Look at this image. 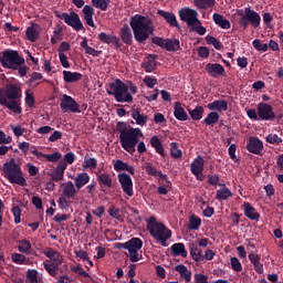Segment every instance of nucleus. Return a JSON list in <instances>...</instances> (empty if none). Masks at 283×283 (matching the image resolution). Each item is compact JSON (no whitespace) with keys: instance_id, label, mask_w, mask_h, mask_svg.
Masks as SVG:
<instances>
[{"instance_id":"e433bc0d","label":"nucleus","mask_w":283,"mask_h":283,"mask_svg":"<svg viewBox=\"0 0 283 283\" xmlns=\"http://www.w3.org/2000/svg\"><path fill=\"white\" fill-rule=\"evenodd\" d=\"M174 116L175 118H177V120H189V115H187V112L185 111L180 103L175 104Z\"/></svg>"},{"instance_id":"69168bd1","label":"nucleus","mask_w":283,"mask_h":283,"mask_svg":"<svg viewBox=\"0 0 283 283\" xmlns=\"http://www.w3.org/2000/svg\"><path fill=\"white\" fill-rule=\"evenodd\" d=\"M266 143H270V145H280V143H282V139L280 138V136H277V134H270L266 137Z\"/></svg>"},{"instance_id":"ea45409f","label":"nucleus","mask_w":283,"mask_h":283,"mask_svg":"<svg viewBox=\"0 0 283 283\" xmlns=\"http://www.w3.org/2000/svg\"><path fill=\"white\" fill-rule=\"evenodd\" d=\"M170 251L176 256L180 255L181 258H187V255H188V252L185 249V243H175V244H172L171 248H170Z\"/></svg>"},{"instance_id":"20e7f679","label":"nucleus","mask_w":283,"mask_h":283,"mask_svg":"<svg viewBox=\"0 0 283 283\" xmlns=\"http://www.w3.org/2000/svg\"><path fill=\"white\" fill-rule=\"evenodd\" d=\"M0 105L13 112V114H21V87L14 84H8L0 90Z\"/></svg>"},{"instance_id":"052dcab7","label":"nucleus","mask_w":283,"mask_h":283,"mask_svg":"<svg viewBox=\"0 0 283 283\" xmlns=\"http://www.w3.org/2000/svg\"><path fill=\"white\" fill-rule=\"evenodd\" d=\"M190 28L193 32H197V34H199L200 36H205V34H207V28L202 27V22H200V20H199V23L193 24Z\"/></svg>"},{"instance_id":"7c9ffc66","label":"nucleus","mask_w":283,"mask_h":283,"mask_svg":"<svg viewBox=\"0 0 283 283\" xmlns=\"http://www.w3.org/2000/svg\"><path fill=\"white\" fill-rule=\"evenodd\" d=\"M41 28L36 23H32V25L27 28L25 34L28 41H31V43H34L36 39H39V31Z\"/></svg>"},{"instance_id":"5fc2aeb1","label":"nucleus","mask_w":283,"mask_h":283,"mask_svg":"<svg viewBox=\"0 0 283 283\" xmlns=\"http://www.w3.org/2000/svg\"><path fill=\"white\" fill-rule=\"evenodd\" d=\"M71 271H72V273H76V275H81L82 277H90V279H92L90 273H87V271H85L83 269V266H81V264H77L76 266L71 268Z\"/></svg>"},{"instance_id":"c9c22d12","label":"nucleus","mask_w":283,"mask_h":283,"mask_svg":"<svg viewBox=\"0 0 283 283\" xmlns=\"http://www.w3.org/2000/svg\"><path fill=\"white\" fill-rule=\"evenodd\" d=\"M249 260L251 264H253L254 271H256V273H264V265L260 263V260H261L260 254L250 253Z\"/></svg>"},{"instance_id":"412c9836","label":"nucleus","mask_w":283,"mask_h":283,"mask_svg":"<svg viewBox=\"0 0 283 283\" xmlns=\"http://www.w3.org/2000/svg\"><path fill=\"white\" fill-rule=\"evenodd\" d=\"M157 14L161 17L166 21V23H168V25H171V28H180L178 19L176 18V14L174 12L158 10Z\"/></svg>"},{"instance_id":"6ab92c4d","label":"nucleus","mask_w":283,"mask_h":283,"mask_svg":"<svg viewBox=\"0 0 283 283\" xmlns=\"http://www.w3.org/2000/svg\"><path fill=\"white\" fill-rule=\"evenodd\" d=\"M98 39L102 43H105L106 45L112 44L114 48H120V45H123L120 43V38L116 36L114 33L107 34L106 32H101Z\"/></svg>"},{"instance_id":"774afa93","label":"nucleus","mask_w":283,"mask_h":283,"mask_svg":"<svg viewBox=\"0 0 283 283\" xmlns=\"http://www.w3.org/2000/svg\"><path fill=\"white\" fill-rule=\"evenodd\" d=\"M25 104L29 107H32L34 105V94H32L30 91L25 92Z\"/></svg>"},{"instance_id":"a211bd4d","label":"nucleus","mask_w":283,"mask_h":283,"mask_svg":"<svg viewBox=\"0 0 283 283\" xmlns=\"http://www.w3.org/2000/svg\"><path fill=\"white\" fill-rule=\"evenodd\" d=\"M247 149L250 154H256V156H260V154H262V149H264V144L258 137H250L247 144Z\"/></svg>"},{"instance_id":"de8ad7c7","label":"nucleus","mask_w":283,"mask_h":283,"mask_svg":"<svg viewBox=\"0 0 283 283\" xmlns=\"http://www.w3.org/2000/svg\"><path fill=\"white\" fill-rule=\"evenodd\" d=\"M25 282L27 283H41V277H39V271L28 270Z\"/></svg>"},{"instance_id":"4d7b16f0","label":"nucleus","mask_w":283,"mask_h":283,"mask_svg":"<svg viewBox=\"0 0 283 283\" xmlns=\"http://www.w3.org/2000/svg\"><path fill=\"white\" fill-rule=\"evenodd\" d=\"M206 43H208V45H213L216 50H222V43H220L214 36L207 35Z\"/></svg>"},{"instance_id":"1a4fd4ad","label":"nucleus","mask_w":283,"mask_h":283,"mask_svg":"<svg viewBox=\"0 0 283 283\" xmlns=\"http://www.w3.org/2000/svg\"><path fill=\"white\" fill-rule=\"evenodd\" d=\"M140 249H143V240H140V238H133L126 241V251H128L126 255L129 258L130 262H139V260H143V254L138 253Z\"/></svg>"},{"instance_id":"72a5a7b5","label":"nucleus","mask_w":283,"mask_h":283,"mask_svg":"<svg viewBox=\"0 0 283 283\" xmlns=\"http://www.w3.org/2000/svg\"><path fill=\"white\" fill-rule=\"evenodd\" d=\"M83 78V74L72 71H63V80L65 83H76Z\"/></svg>"},{"instance_id":"9d476101","label":"nucleus","mask_w":283,"mask_h":283,"mask_svg":"<svg viewBox=\"0 0 283 283\" xmlns=\"http://www.w3.org/2000/svg\"><path fill=\"white\" fill-rule=\"evenodd\" d=\"M151 42L167 52H178L180 50V40L178 39H164L160 36H155Z\"/></svg>"},{"instance_id":"6e6552de","label":"nucleus","mask_w":283,"mask_h":283,"mask_svg":"<svg viewBox=\"0 0 283 283\" xmlns=\"http://www.w3.org/2000/svg\"><path fill=\"white\" fill-rule=\"evenodd\" d=\"M261 21L262 18L260 17V13L251 10V8H245L244 14L239 20V23L241 28L247 30L249 25H252V28H260Z\"/></svg>"},{"instance_id":"f3484780","label":"nucleus","mask_w":283,"mask_h":283,"mask_svg":"<svg viewBox=\"0 0 283 283\" xmlns=\"http://www.w3.org/2000/svg\"><path fill=\"white\" fill-rule=\"evenodd\" d=\"M62 195L64 198H69V200H74L76 193H78V189L72 181H65L61 184Z\"/></svg>"},{"instance_id":"4be33fe9","label":"nucleus","mask_w":283,"mask_h":283,"mask_svg":"<svg viewBox=\"0 0 283 283\" xmlns=\"http://www.w3.org/2000/svg\"><path fill=\"white\" fill-rule=\"evenodd\" d=\"M119 36L123 43H125L126 45H132V43H134V35L132 34V29L127 24H124L123 28L119 29Z\"/></svg>"},{"instance_id":"ddd939ff","label":"nucleus","mask_w":283,"mask_h":283,"mask_svg":"<svg viewBox=\"0 0 283 283\" xmlns=\"http://www.w3.org/2000/svg\"><path fill=\"white\" fill-rule=\"evenodd\" d=\"M60 19H62L67 25L73 28V30H75L76 32H81V30H83V22H81V18L76 12L62 13L60 15Z\"/></svg>"},{"instance_id":"37998d69","label":"nucleus","mask_w":283,"mask_h":283,"mask_svg":"<svg viewBox=\"0 0 283 283\" xmlns=\"http://www.w3.org/2000/svg\"><path fill=\"white\" fill-rule=\"evenodd\" d=\"M97 182L98 185H101L102 187H107L108 189L112 188V176L107 172L97 175Z\"/></svg>"},{"instance_id":"4468645a","label":"nucleus","mask_w":283,"mask_h":283,"mask_svg":"<svg viewBox=\"0 0 283 283\" xmlns=\"http://www.w3.org/2000/svg\"><path fill=\"white\" fill-rule=\"evenodd\" d=\"M60 107L62 112H72L73 114H80L81 109H78V103L70 96V95H63Z\"/></svg>"},{"instance_id":"bf43d9fd","label":"nucleus","mask_w":283,"mask_h":283,"mask_svg":"<svg viewBox=\"0 0 283 283\" xmlns=\"http://www.w3.org/2000/svg\"><path fill=\"white\" fill-rule=\"evenodd\" d=\"M11 129H12L14 136H17V138H19V137L23 136V134L28 133V129L21 127V124H18L15 126L11 125Z\"/></svg>"},{"instance_id":"473e14b6","label":"nucleus","mask_w":283,"mask_h":283,"mask_svg":"<svg viewBox=\"0 0 283 283\" xmlns=\"http://www.w3.org/2000/svg\"><path fill=\"white\" fill-rule=\"evenodd\" d=\"M44 255H46L49 260H52L51 264H56L57 266H61V264H63V256L61 255V253L52 249H49L46 252H44Z\"/></svg>"},{"instance_id":"bb28decb","label":"nucleus","mask_w":283,"mask_h":283,"mask_svg":"<svg viewBox=\"0 0 283 283\" xmlns=\"http://www.w3.org/2000/svg\"><path fill=\"white\" fill-rule=\"evenodd\" d=\"M115 171H128V174H130V176H134L136 174V169L134 168V166H129V164L117 159L114 165H113Z\"/></svg>"},{"instance_id":"9b49d317","label":"nucleus","mask_w":283,"mask_h":283,"mask_svg":"<svg viewBox=\"0 0 283 283\" xmlns=\"http://www.w3.org/2000/svg\"><path fill=\"white\" fill-rule=\"evenodd\" d=\"M179 18L180 21H184L187 23L189 28L192 25H196L197 23H200V20L198 19V11L186 7L179 10Z\"/></svg>"},{"instance_id":"393cba45","label":"nucleus","mask_w":283,"mask_h":283,"mask_svg":"<svg viewBox=\"0 0 283 283\" xmlns=\"http://www.w3.org/2000/svg\"><path fill=\"white\" fill-rule=\"evenodd\" d=\"M210 112H227L229 109V103L224 99H217L207 105Z\"/></svg>"},{"instance_id":"e2e57ef3","label":"nucleus","mask_w":283,"mask_h":283,"mask_svg":"<svg viewBox=\"0 0 283 283\" xmlns=\"http://www.w3.org/2000/svg\"><path fill=\"white\" fill-rule=\"evenodd\" d=\"M145 72H154L156 70V60H148L143 63Z\"/></svg>"},{"instance_id":"680f3d73","label":"nucleus","mask_w":283,"mask_h":283,"mask_svg":"<svg viewBox=\"0 0 283 283\" xmlns=\"http://www.w3.org/2000/svg\"><path fill=\"white\" fill-rule=\"evenodd\" d=\"M57 205H59L60 209H63V210L70 209V198L61 195L57 200Z\"/></svg>"},{"instance_id":"39448f33","label":"nucleus","mask_w":283,"mask_h":283,"mask_svg":"<svg viewBox=\"0 0 283 283\" xmlns=\"http://www.w3.org/2000/svg\"><path fill=\"white\" fill-rule=\"evenodd\" d=\"M2 171L4 178H7L11 185H19L20 187L28 185L25 177H23V170H21V166L17 164L14 158L3 164Z\"/></svg>"},{"instance_id":"603ef678","label":"nucleus","mask_w":283,"mask_h":283,"mask_svg":"<svg viewBox=\"0 0 283 283\" xmlns=\"http://www.w3.org/2000/svg\"><path fill=\"white\" fill-rule=\"evenodd\" d=\"M252 45H253L254 50H256L258 52H268L269 51V44L262 43V41H260L258 39L252 41Z\"/></svg>"},{"instance_id":"8fccbe9b","label":"nucleus","mask_w":283,"mask_h":283,"mask_svg":"<svg viewBox=\"0 0 283 283\" xmlns=\"http://www.w3.org/2000/svg\"><path fill=\"white\" fill-rule=\"evenodd\" d=\"M220 120V114L217 112H210L203 119L205 125H216Z\"/></svg>"},{"instance_id":"58836bf2","label":"nucleus","mask_w":283,"mask_h":283,"mask_svg":"<svg viewBox=\"0 0 283 283\" xmlns=\"http://www.w3.org/2000/svg\"><path fill=\"white\" fill-rule=\"evenodd\" d=\"M18 251L20 253H24L25 255H30L32 251V243L28 239H23L18 241Z\"/></svg>"},{"instance_id":"49530a36","label":"nucleus","mask_w":283,"mask_h":283,"mask_svg":"<svg viewBox=\"0 0 283 283\" xmlns=\"http://www.w3.org/2000/svg\"><path fill=\"white\" fill-rule=\"evenodd\" d=\"M188 113H189V115H190L192 120H201V118H202V116L205 114V107L197 106L193 109L189 108Z\"/></svg>"},{"instance_id":"0e129e2a","label":"nucleus","mask_w":283,"mask_h":283,"mask_svg":"<svg viewBox=\"0 0 283 283\" xmlns=\"http://www.w3.org/2000/svg\"><path fill=\"white\" fill-rule=\"evenodd\" d=\"M230 264H231V269H233V271H237L238 273H240V271H242V263H240V260L238 258H231Z\"/></svg>"},{"instance_id":"aec40b11","label":"nucleus","mask_w":283,"mask_h":283,"mask_svg":"<svg viewBox=\"0 0 283 283\" xmlns=\"http://www.w3.org/2000/svg\"><path fill=\"white\" fill-rule=\"evenodd\" d=\"M205 70L212 78H218V76H223L224 74V66L218 63H208Z\"/></svg>"},{"instance_id":"f03ea898","label":"nucleus","mask_w":283,"mask_h":283,"mask_svg":"<svg viewBox=\"0 0 283 283\" xmlns=\"http://www.w3.org/2000/svg\"><path fill=\"white\" fill-rule=\"evenodd\" d=\"M129 25L137 43H145V41H147L156 30L154 21L150 18L140 14L130 17Z\"/></svg>"},{"instance_id":"423d86ee","label":"nucleus","mask_w":283,"mask_h":283,"mask_svg":"<svg viewBox=\"0 0 283 283\" xmlns=\"http://www.w3.org/2000/svg\"><path fill=\"white\" fill-rule=\"evenodd\" d=\"M147 229L150 235L157 242H160L161 247H167V240L171 238V230L167 229L163 222H158L155 217H150L147 220Z\"/></svg>"},{"instance_id":"864d4df0","label":"nucleus","mask_w":283,"mask_h":283,"mask_svg":"<svg viewBox=\"0 0 283 283\" xmlns=\"http://www.w3.org/2000/svg\"><path fill=\"white\" fill-rule=\"evenodd\" d=\"M170 156L172 158H182V150L178 148V143L176 142L170 144Z\"/></svg>"},{"instance_id":"c03bdc74","label":"nucleus","mask_w":283,"mask_h":283,"mask_svg":"<svg viewBox=\"0 0 283 283\" xmlns=\"http://www.w3.org/2000/svg\"><path fill=\"white\" fill-rule=\"evenodd\" d=\"M150 146L159 154L160 156H165V148L163 147V142L158 136H153L150 138Z\"/></svg>"},{"instance_id":"c85d7f7f","label":"nucleus","mask_w":283,"mask_h":283,"mask_svg":"<svg viewBox=\"0 0 283 283\" xmlns=\"http://www.w3.org/2000/svg\"><path fill=\"white\" fill-rule=\"evenodd\" d=\"M90 182V175L87 172H80L74 178V186L77 191H81L85 185Z\"/></svg>"},{"instance_id":"f704fd0d","label":"nucleus","mask_w":283,"mask_h":283,"mask_svg":"<svg viewBox=\"0 0 283 283\" xmlns=\"http://www.w3.org/2000/svg\"><path fill=\"white\" fill-rule=\"evenodd\" d=\"M212 19L216 23V25H219L222 30H229L231 28V22L227 20L222 14L220 13H214L212 15Z\"/></svg>"},{"instance_id":"a19ab883","label":"nucleus","mask_w":283,"mask_h":283,"mask_svg":"<svg viewBox=\"0 0 283 283\" xmlns=\"http://www.w3.org/2000/svg\"><path fill=\"white\" fill-rule=\"evenodd\" d=\"M43 266L46 273L51 275V277H56V274L59 273V266L61 265H56V263H52V261H44Z\"/></svg>"},{"instance_id":"5701e85b","label":"nucleus","mask_w":283,"mask_h":283,"mask_svg":"<svg viewBox=\"0 0 283 283\" xmlns=\"http://www.w3.org/2000/svg\"><path fill=\"white\" fill-rule=\"evenodd\" d=\"M31 154H33V156H36L39 160H42V158H45L49 163H59V160L62 158V155L59 151L53 153L51 155H45L41 151H38L36 148L31 150Z\"/></svg>"},{"instance_id":"2f4dec72","label":"nucleus","mask_w":283,"mask_h":283,"mask_svg":"<svg viewBox=\"0 0 283 283\" xmlns=\"http://www.w3.org/2000/svg\"><path fill=\"white\" fill-rule=\"evenodd\" d=\"M83 17L86 24H88L91 28H96L94 24V8H92V6H84Z\"/></svg>"},{"instance_id":"cd10ccee","label":"nucleus","mask_w":283,"mask_h":283,"mask_svg":"<svg viewBox=\"0 0 283 283\" xmlns=\"http://www.w3.org/2000/svg\"><path fill=\"white\" fill-rule=\"evenodd\" d=\"M243 213L245 218H249V220H260V213L249 202L243 203Z\"/></svg>"},{"instance_id":"3c124183","label":"nucleus","mask_w":283,"mask_h":283,"mask_svg":"<svg viewBox=\"0 0 283 283\" xmlns=\"http://www.w3.org/2000/svg\"><path fill=\"white\" fill-rule=\"evenodd\" d=\"M98 167V160L96 158L91 157L87 158V156L84 158L83 168L84 169H96Z\"/></svg>"},{"instance_id":"dca6fc26","label":"nucleus","mask_w":283,"mask_h":283,"mask_svg":"<svg viewBox=\"0 0 283 283\" xmlns=\"http://www.w3.org/2000/svg\"><path fill=\"white\" fill-rule=\"evenodd\" d=\"M190 171L196 176L197 180H202V171H205V158L198 156L190 165Z\"/></svg>"},{"instance_id":"2eb2a0df","label":"nucleus","mask_w":283,"mask_h":283,"mask_svg":"<svg viewBox=\"0 0 283 283\" xmlns=\"http://www.w3.org/2000/svg\"><path fill=\"white\" fill-rule=\"evenodd\" d=\"M259 112L260 120H274L275 112H273V107L268 103H259L256 107Z\"/></svg>"},{"instance_id":"a18cd8bd","label":"nucleus","mask_w":283,"mask_h":283,"mask_svg":"<svg viewBox=\"0 0 283 283\" xmlns=\"http://www.w3.org/2000/svg\"><path fill=\"white\" fill-rule=\"evenodd\" d=\"M11 261L13 262V264H19V265H29L30 264V259H27L23 253L11 254Z\"/></svg>"},{"instance_id":"b1692460","label":"nucleus","mask_w":283,"mask_h":283,"mask_svg":"<svg viewBox=\"0 0 283 283\" xmlns=\"http://www.w3.org/2000/svg\"><path fill=\"white\" fill-rule=\"evenodd\" d=\"M130 116L133 120L136 122V125H139L140 127H145V125H147V120H149V117L140 113L138 108H133Z\"/></svg>"},{"instance_id":"7ed1b4c3","label":"nucleus","mask_w":283,"mask_h":283,"mask_svg":"<svg viewBox=\"0 0 283 283\" xmlns=\"http://www.w3.org/2000/svg\"><path fill=\"white\" fill-rule=\"evenodd\" d=\"M108 96H114L117 103H134V94H138V87L134 83H124L120 80L109 83L107 88Z\"/></svg>"},{"instance_id":"6e6d98bb","label":"nucleus","mask_w":283,"mask_h":283,"mask_svg":"<svg viewBox=\"0 0 283 283\" xmlns=\"http://www.w3.org/2000/svg\"><path fill=\"white\" fill-rule=\"evenodd\" d=\"M92 4L94 6V8L105 11L109 6V0H92Z\"/></svg>"},{"instance_id":"13d9d810","label":"nucleus","mask_w":283,"mask_h":283,"mask_svg":"<svg viewBox=\"0 0 283 283\" xmlns=\"http://www.w3.org/2000/svg\"><path fill=\"white\" fill-rule=\"evenodd\" d=\"M108 216H111V218H114V220H123V214H120V209L112 206L108 209Z\"/></svg>"},{"instance_id":"a878e982","label":"nucleus","mask_w":283,"mask_h":283,"mask_svg":"<svg viewBox=\"0 0 283 283\" xmlns=\"http://www.w3.org/2000/svg\"><path fill=\"white\" fill-rule=\"evenodd\" d=\"M220 188L217 190L216 199L222 202V200H229L230 198H233V192L229 188H227V185L224 184H219Z\"/></svg>"},{"instance_id":"338daca9","label":"nucleus","mask_w":283,"mask_h":283,"mask_svg":"<svg viewBox=\"0 0 283 283\" xmlns=\"http://www.w3.org/2000/svg\"><path fill=\"white\" fill-rule=\"evenodd\" d=\"M195 283H209V277L202 273L195 274Z\"/></svg>"},{"instance_id":"09e8293b","label":"nucleus","mask_w":283,"mask_h":283,"mask_svg":"<svg viewBox=\"0 0 283 283\" xmlns=\"http://www.w3.org/2000/svg\"><path fill=\"white\" fill-rule=\"evenodd\" d=\"M195 6L199 10H207V8H213L216 6V0H195Z\"/></svg>"},{"instance_id":"0eeeda50","label":"nucleus","mask_w":283,"mask_h":283,"mask_svg":"<svg viewBox=\"0 0 283 283\" xmlns=\"http://www.w3.org/2000/svg\"><path fill=\"white\" fill-rule=\"evenodd\" d=\"M0 63L8 70H19L21 65H25V59L19 55L18 51L4 50L0 56Z\"/></svg>"},{"instance_id":"79ce46f5","label":"nucleus","mask_w":283,"mask_h":283,"mask_svg":"<svg viewBox=\"0 0 283 283\" xmlns=\"http://www.w3.org/2000/svg\"><path fill=\"white\" fill-rule=\"evenodd\" d=\"M200 224H202V219H200V217L196 214H191L189 217L188 229L190 231H198V229H200Z\"/></svg>"},{"instance_id":"c756f323","label":"nucleus","mask_w":283,"mask_h":283,"mask_svg":"<svg viewBox=\"0 0 283 283\" xmlns=\"http://www.w3.org/2000/svg\"><path fill=\"white\" fill-rule=\"evenodd\" d=\"M189 251L195 262H205V255L202 254V249L198 248L196 243H189Z\"/></svg>"},{"instance_id":"f8f14e48","label":"nucleus","mask_w":283,"mask_h":283,"mask_svg":"<svg viewBox=\"0 0 283 283\" xmlns=\"http://www.w3.org/2000/svg\"><path fill=\"white\" fill-rule=\"evenodd\" d=\"M117 180L125 196L127 198L134 197V180H132V177L125 172H120L117 175Z\"/></svg>"},{"instance_id":"f257e3e1","label":"nucleus","mask_w":283,"mask_h":283,"mask_svg":"<svg viewBox=\"0 0 283 283\" xmlns=\"http://www.w3.org/2000/svg\"><path fill=\"white\" fill-rule=\"evenodd\" d=\"M116 132L119 134V144L124 151L127 154H136V145L144 138L143 130L140 128H134L127 126L125 122H118L116 125Z\"/></svg>"},{"instance_id":"4c0bfd02","label":"nucleus","mask_w":283,"mask_h":283,"mask_svg":"<svg viewBox=\"0 0 283 283\" xmlns=\"http://www.w3.org/2000/svg\"><path fill=\"white\" fill-rule=\"evenodd\" d=\"M175 271H177V273H179L180 279L185 280L186 283L190 282L191 272L189 271V269L186 265L178 264L175 266Z\"/></svg>"}]
</instances>
